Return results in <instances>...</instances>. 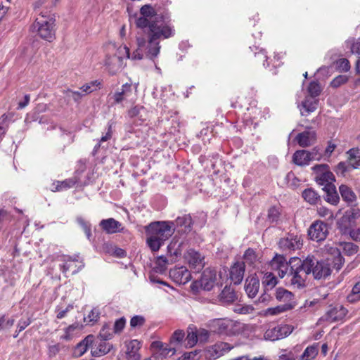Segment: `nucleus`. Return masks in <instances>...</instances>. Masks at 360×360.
<instances>
[{"label": "nucleus", "instance_id": "nucleus-63", "mask_svg": "<svg viewBox=\"0 0 360 360\" xmlns=\"http://www.w3.org/2000/svg\"><path fill=\"white\" fill-rule=\"evenodd\" d=\"M348 155V161H352L353 160H360V149L358 148H353L349 149L347 152Z\"/></svg>", "mask_w": 360, "mask_h": 360}, {"label": "nucleus", "instance_id": "nucleus-49", "mask_svg": "<svg viewBox=\"0 0 360 360\" xmlns=\"http://www.w3.org/2000/svg\"><path fill=\"white\" fill-rule=\"evenodd\" d=\"M307 91L312 98H315L320 95L321 87L318 82L312 81L309 84Z\"/></svg>", "mask_w": 360, "mask_h": 360}, {"label": "nucleus", "instance_id": "nucleus-40", "mask_svg": "<svg viewBox=\"0 0 360 360\" xmlns=\"http://www.w3.org/2000/svg\"><path fill=\"white\" fill-rule=\"evenodd\" d=\"M186 347H193L198 342V333L195 327L189 326L188 328V335L185 339Z\"/></svg>", "mask_w": 360, "mask_h": 360}, {"label": "nucleus", "instance_id": "nucleus-21", "mask_svg": "<svg viewBox=\"0 0 360 360\" xmlns=\"http://www.w3.org/2000/svg\"><path fill=\"white\" fill-rule=\"evenodd\" d=\"M187 245V243L181 241L179 243L172 242L167 246V255L170 258V263L176 262L182 255L184 248Z\"/></svg>", "mask_w": 360, "mask_h": 360}, {"label": "nucleus", "instance_id": "nucleus-47", "mask_svg": "<svg viewBox=\"0 0 360 360\" xmlns=\"http://www.w3.org/2000/svg\"><path fill=\"white\" fill-rule=\"evenodd\" d=\"M319 101L307 97L302 102V105L305 111L309 114L316 110Z\"/></svg>", "mask_w": 360, "mask_h": 360}, {"label": "nucleus", "instance_id": "nucleus-37", "mask_svg": "<svg viewBox=\"0 0 360 360\" xmlns=\"http://www.w3.org/2000/svg\"><path fill=\"white\" fill-rule=\"evenodd\" d=\"M300 351V348L294 347L290 349H281L279 355V360H300L298 355Z\"/></svg>", "mask_w": 360, "mask_h": 360}, {"label": "nucleus", "instance_id": "nucleus-31", "mask_svg": "<svg viewBox=\"0 0 360 360\" xmlns=\"http://www.w3.org/2000/svg\"><path fill=\"white\" fill-rule=\"evenodd\" d=\"M323 190L326 193L324 199L326 202L333 205L339 202L340 197L334 184H328L326 187L323 188Z\"/></svg>", "mask_w": 360, "mask_h": 360}, {"label": "nucleus", "instance_id": "nucleus-64", "mask_svg": "<svg viewBox=\"0 0 360 360\" xmlns=\"http://www.w3.org/2000/svg\"><path fill=\"white\" fill-rule=\"evenodd\" d=\"M210 330H207L204 328H200L199 330H197L198 341L200 342H207L210 336Z\"/></svg>", "mask_w": 360, "mask_h": 360}, {"label": "nucleus", "instance_id": "nucleus-7", "mask_svg": "<svg viewBox=\"0 0 360 360\" xmlns=\"http://www.w3.org/2000/svg\"><path fill=\"white\" fill-rule=\"evenodd\" d=\"M217 282V272L215 270L209 268L205 269L200 276V278L193 282L191 288L194 291L200 287L201 289L210 291L214 286Z\"/></svg>", "mask_w": 360, "mask_h": 360}, {"label": "nucleus", "instance_id": "nucleus-24", "mask_svg": "<svg viewBox=\"0 0 360 360\" xmlns=\"http://www.w3.org/2000/svg\"><path fill=\"white\" fill-rule=\"evenodd\" d=\"M99 226L103 231L108 234L120 232L122 229V224L113 218L102 219Z\"/></svg>", "mask_w": 360, "mask_h": 360}, {"label": "nucleus", "instance_id": "nucleus-46", "mask_svg": "<svg viewBox=\"0 0 360 360\" xmlns=\"http://www.w3.org/2000/svg\"><path fill=\"white\" fill-rule=\"evenodd\" d=\"M347 300L350 303H354L360 300V281L353 286L352 292L347 297Z\"/></svg>", "mask_w": 360, "mask_h": 360}, {"label": "nucleus", "instance_id": "nucleus-44", "mask_svg": "<svg viewBox=\"0 0 360 360\" xmlns=\"http://www.w3.org/2000/svg\"><path fill=\"white\" fill-rule=\"evenodd\" d=\"M281 209L277 206H271L268 210L267 219L270 223H277L281 217Z\"/></svg>", "mask_w": 360, "mask_h": 360}, {"label": "nucleus", "instance_id": "nucleus-62", "mask_svg": "<svg viewBox=\"0 0 360 360\" xmlns=\"http://www.w3.org/2000/svg\"><path fill=\"white\" fill-rule=\"evenodd\" d=\"M8 117L6 114H3L0 117V134H4L8 126Z\"/></svg>", "mask_w": 360, "mask_h": 360}, {"label": "nucleus", "instance_id": "nucleus-20", "mask_svg": "<svg viewBox=\"0 0 360 360\" xmlns=\"http://www.w3.org/2000/svg\"><path fill=\"white\" fill-rule=\"evenodd\" d=\"M259 286V279L255 274L248 276L245 280V290L248 297H255L258 293Z\"/></svg>", "mask_w": 360, "mask_h": 360}, {"label": "nucleus", "instance_id": "nucleus-25", "mask_svg": "<svg viewBox=\"0 0 360 360\" xmlns=\"http://www.w3.org/2000/svg\"><path fill=\"white\" fill-rule=\"evenodd\" d=\"M75 262H77L76 258L72 259V257H70L65 262L59 265L60 270L64 274H66L70 271L72 275L77 274L84 267V264L81 262L79 266H77Z\"/></svg>", "mask_w": 360, "mask_h": 360}, {"label": "nucleus", "instance_id": "nucleus-4", "mask_svg": "<svg viewBox=\"0 0 360 360\" xmlns=\"http://www.w3.org/2000/svg\"><path fill=\"white\" fill-rule=\"evenodd\" d=\"M210 333L221 336H235L244 329L243 323L229 319H214L207 323Z\"/></svg>", "mask_w": 360, "mask_h": 360}, {"label": "nucleus", "instance_id": "nucleus-18", "mask_svg": "<svg viewBox=\"0 0 360 360\" xmlns=\"http://www.w3.org/2000/svg\"><path fill=\"white\" fill-rule=\"evenodd\" d=\"M150 347L157 349L156 352L160 354L164 360H167L168 356H172L176 352V347L171 345H167L161 341H153Z\"/></svg>", "mask_w": 360, "mask_h": 360}, {"label": "nucleus", "instance_id": "nucleus-61", "mask_svg": "<svg viewBox=\"0 0 360 360\" xmlns=\"http://www.w3.org/2000/svg\"><path fill=\"white\" fill-rule=\"evenodd\" d=\"M250 49L254 53L255 58H258L259 60H262L264 62L267 60V56H266V52L264 49H260L259 50V51L257 52L256 51L259 49L258 47L253 46V47H250Z\"/></svg>", "mask_w": 360, "mask_h": 360}, {"label": "nucleus", "instance_id": "nucleus-29", "mask_svg": "<svg viewBox=\"0 0 360 360\" xmlns=\"http://www.w3.org/2000/svg\"><path fill=\"white\" fill-rule=\"evenodd\" d=\"M292 162L300 167L309 165L311 161L307 150H297L292 155Z\"/></svg>", "mask_w": 360, "mask_h": 360}, {"label": "nucleus", "instance_id": "nucleus-43", "mask_svg": "<svg viewBox=\"0 0 360 360\" xmlns=\"http://www.w3.org/2000/svg\"><path fill=\"white\" fill-rule=\"evenodd\" d=\"M136 41L138 49L133 52L131 58L133 60H141L143 58L141 49L145 46L147 48V41L144 37H137Z\"/></svg>", "mask_w": 360, "mask_h": 360}, {"label": "nucleus", "instance_id": "nucleus-33", "mask_svg": "<svg viewBox=\"0 0 360 360\" xmlns=\"http://www.w3.org/2000/svg\"><path fill=\"white\" fill-rule=\"evenodd\" d=\"M237 299L236 294L233 288L226 285L219 295V301L223 304H231Z\"/></svg>", "mask_w": 360, "mask_h": 360}, {"label": "nucleus", "instance_id": "nucleus-36", "mask_svg": "<svg viewBox=\"0 0 360 360\" xmlns=\"http://www.w3.org/2000/svg\"><path fill=\"white\" fill-rule=\"evenodd\" d=\"M278 281L276 276L272 273H266L263 277L262 286L266 291H271L276 285Z\"/></svg>", "mask_w": 360, "mask_h": 360}, {"label": "nucleus", "instance_id": "nucleus-8", "mask_svg": "<svg viewBox=\"0 0 360 360\" xmlns=\"http://www.w3.org/2000/svg\"><path fill=\"white\" fill-rule=\"evenodd\" d=\"M141 16L136 20V25L138 28L146 29L158 15H165V12L158 13L150 4L143 6L140 9Z\"/></svg>", "mask_w": 360, "mask_h": 360}, {"label": "nucleus", "instance_id": "nucleus-42", "mask_svg": "<svg viewBox=\"0 0 360 360\" xmlns=\"http://www.w3.org/2000/svg\"><path fill=\"white\" fill-rule=\"evenodd\" d=\"M77 221L78 224L82 227L88 240H89L90 242H94V239L93 238L92 233H91V224L89 222L86 221L82 217H78L77 219Z\"/></svg>", "mask_w": 360, "mask_h": 360}, {"label": "nucleus", "instance_id": "nucleus-9", "mask_svg": "<svg viewBox=\"0 0 360 360\" xmlns=\"http://www.w3.org/2000/svg\"><path fill=\"white\" fill-rule=\"evenodd\" d=\"M311 169L316 174L314 179L319 185L326 187L328 184H333L335 176L327 164L316 165Z\"/></svg>", "mask_w": 360, "mask_h": 360}, {"label": "nucleus", "instance_id": "nucleus-41", "mask_svg": "<svg viewBox=\"0 0 360 360\" xmlns=\"http://www.w3.org/2000/svg\"><path fill=\"white\" fill-rule=\"evenodd\" d=\"M295 305V304H283L278 305L275 307L268 308L266 309V314L271 315V316L278 315L282 312H284V311H286L293 309Z\"/></svg>", "mask_w": 360, "mask_h": 360}, {"label": "nucleus", "instance_id": "nucleus-39", "mask_svg": "<svg viewBox=\"0 0 360 360\" xmlns=\"http://www.w3.org/2000/svg\"><path fill=\"white\" fill-rule=\"evenodd\" d=\"M353 226L352 224L348 221L344 214L337 221V229L343 235L348 234Z\"/></svg>", "mask_w": 360, "mask_h": 360}, {"label": "nucleus", "instance_id": "nucleus-53", "mask_svg": "<svg viewBox=\"0 0 360 360\" xmlns=\"http://www.w3.org/2000/svg\"><path fill=\"white\" fill-rule=\"evenodd\" d=\"M359 250V247L356 244L353 243H344L343 244V251L345 255L348 256H352L355 255Z\"/></svg>", "mask_w": 360, "mask_h": 360}, {"label": "nucleus", "instance_id": "nucleus-50", "mask_svg": "<svg viewBox=\"0 0 360 360\" xmlns=\"http://www.w3.org/2000/svg\"><path fill=\"white\" fill-rule=\"evenodd\" d=\"M99 338L103 341L110 340L112 338L110 323H105L103 324L99 333Z\"/></svg>", "mask_w": 360, "mask_h": 360}, {"label": "nucleus", "instance_id": "nucleus-54", "mask_svg": "<svg viewBox=\"0 0 360 360\" xmlns=\"http://www.w3.org/2000/svg\"><path fill=\"white\" fill-rule=\"evenodd\" d=\"M348 77L347 75H340L337 77H335L331 82H330V86L333 88H338L342 84H346L348 82Z\"/></svg>", "mask_w": 360, "mask_h": 360}, {"label": "nucleus", "instance_id": "nucleus-6", "mask_svg": "<svg viewBox=\"0 0 360 360\" xmlns=\"http://www.w3.org/2000/svg\"><path fill=\"white\" fill-rule=\"evenodd\" d=\"M33 27L37 29L39 36L49 42L56 39V18L36 19Z\"/></svg>", "mask_w": 360, "mask_h": 360}, {"label": "nucleus", "instance_id": "nucleus-45", "mask_svg": "<svg viewBox=\"0 0 360 360\" xmlns=\"http://www.w3.org/2000/svg\"><path fill=\"white\" fill-rule=\"evenodd\" d=\"M344 215L347 217L354 226H356V220L360 219V209L357 207H352L347 210Z\"/></svg>", "mask_w": 360, "mask_h": 360}, {"label": "nucleus", "instance_id": "nucleus-51", "mask_svg": "<svg viewBox=\"0 0 360 360\" xmlns=\"http://www.w3.org/2000/svg\"><path fill=\"white\" fill-rule=\"evenodd\" d=\"M185 333L182 330H176L174 332L172 336L170 338L169 345L174 346L180 345L184 338Z\"/></svg>", "mask_w": 360, "mask_h": 360}, {"label": "nucleus", "instance_id": "nucleus-34", "mask_svg": "<svg viewBox=\"0 0 360 360\" xmlns=\"http://www.w3.org/2000/svg\"><path fill=\"white\" fill-rule=\"evenodd\" d=\"M170 264L169 257L167 259L165 256H159L155 262V266L153 268L152 271L154 273L163 274L165 273L167 269V265Z\"/></svg>", "mask_w": 360, "mask_h": 360}, {"label": "nucleus", "instance_id": "nucleus-22", "mask_svg": "<svg viewBox=\"0 0 360 360\" xmlns=\"http://www.w3.org/2000/svg\"><path fill=\"white\" fill-rule=\"evenodd\" d=\"M306 128L307 130L299 133L295 137V140L298 145L302 148L310 146L316 139V132L314 131L309 130L311 129L310 127H307Z\"/></svg>", "mask_w": 360, "mask_h": 360}, {"label": "nucleus", "instance_id": "nucleus-14", "mask_svg": "<svg viewBox=\"0 0 360 360\" xmlns=\"http://www.w3.org/2000/svg\"><path fill=\"white\" fill-rule=\"evenodd\" d=\"M278 245L282 251L291 252L300 249L302 246V241L300 236L288 234V236L281 238Z\"/></svg>", "mask_w": 360, "mask_h": 360}, {"label": "nucleus", "instance_id": "nucleus-55", "mask_svg": "<svg viewBox=\"0 0 360 360\" xmlns=\"http://www.w3.org/2000/svg\"><path fill=\"white\" fill-rule=\"evenodd\" d=\"M243 259L250 264H254L257 260L256 252L251 248H248L244 252Z\"/></svg>", "mask_w": 360, "mask_h": 360}, {"label": "nucleus", "instance_id": "nucleus-1", "mask_svg": "<svg viewBox=\"0 0 360 360\" xmlns=\"http://www.w3.org/2000/svg\"><path fill=\"white\" fill-rule=\"evenodd\" d=\"M145 33L147 39V56L151 60L155 58L160 53L161 40L173 37L175 34L174 26L171 23L170 15L167 11L165 15H158L155 19L147 26Z\"/></svg>", "mask_w": 360, "mask_h": 360}, {"label": "nucleus", "instance_id": "nucleus-26", "mask_svg": "<svg viewBox=\"0 0 360 360\" xmlns=\"http://www.w3.org/2000/svg\"><path fill=\"white\" fill-rule=\"evenodd\" d=\"M93 335H88L80 341L73 349L72 357L78 358L82 356L88 349V347L93 343Z\"/></svg>", "mask_w": 360, "mask_h": 360}, {"label": "nucleus", "instance_id": "nucleus-57", "mask_svg": "<svg viewBox=\"0 0 360 360\" xmlns=\"http://www.w3.org/2000/svg\"><path fill=\"white\" fill-rule=\"evenodd\" d=\"M143 110V106L136 105L131 108H130L127 111V115L130 118H135L137 117L140 120H143L141 115V111Z\"/></svg>", "mask_w": 360, "mask_h": 360}, {"label": "nucleus", "instance_id": "nucleus-19", "mask_svg": "<svg viewBox=\"0 0 360 360\" xmlns=\"http://www.w3.org/2000/svg\"><path fill=\"white\" fill-rule=\"evenodd\" d=\"M245 265L244 262H236L230 268V279L235 284H240L244 277Z\"/></svg>", "mask_w": 360, "mask_h": 360}, {"label": "nucleus", "instance_id": "nucleus-28", "mask_svg": "<svg viewBox=\"0 0 360 360\" xmlns=\"http://www.w3.org/2000/svg\"><path fill=\"white\" fill-rule=\"evenodd\" d=\"M78 182L77 177L66 179L63 181H56L52 184L51 191L52 192L61 191L72 188Z\"/></svg>", "mask_w": 360, "mask_h": 360}, {"label": "nucleus", "instance_id": "nucleus-60", "mask_svg": "<svg viewBox=\"0 0 360 360\" xmlns=\"http://www.w3.org/2000/svg\"><path fill=\"white\" fill-rule=\"evenodd\" d=\"M64 94L67 98H72L75 102H78L84 95L79 91H75L70 89L65 90Z\"/></svg>", "mask_w": 360, "mask_h": 360}, {"label": "nucleus", "instance_id": "nucleus-48", "mask_svg": "<svg viewBox=\"0 0 360 360\" xmlns=\"http://www.w3.org/2000/svg\"><path fill=\"white\" fill-rule=\"evenodd\" d=\"M318 354V349L316 346L307 347L302 355L300 356V360H311Z\"/></svg>", "mask_w": 360, "mask_h": 360}, {"label": "nucleus", "instance_id": "nucleus-30", "mask_svg": "<svg viewBox=\"0 0 360 360\" xmlns=\"http://www.w3.org/2000/svg\"><path fill=\"white\" fill-rule=\"evenodd\" d=\"M275 297L277 301L284 302V304H294V295L284 288L279 287L275 290Z\"/></svg>", "mask_w": 360, "mask_h": 360}, {"label": "nucleus", "instance_id": "nucleus-3", "mask_svg": "<svg viewBox=\"0 0 360 360\" xmlns=\"http://www.w3.org/2000/svg\"><path fill=\"white\" fill-rule=\"evenodd\" d=\"M146 243L153 252H157L174 233V221H158L145 226Z\"/></svg>", "mask_w": 360, "mask_h": 360}, {"label": "nucleus", "instance_id": "nucleus-27", "mask_svg": "<svg viewBox=\"0 0 360 360\" xmlns=\"http://www.w3.org/2000/svg\"><path fill=\"white\" fill-rule=\"evenodd\" d=\"M174 222V229L176 227L182 228L181 231L188 233L191 231L193 226V220L190 214H184L178 217Z\"/></svg>", "mask_w": 360, "mask_h": 360}, {"label": "nucleus", "instance_id": "nucleus-11", "mask_svg": "<svg viewBox=\"0 0 360 360\" xmlns=\"http://www.w3.org/2000/svg\"><path fill=\"white\" fill-rule=\"evenodd\" d=\"M348 313V310L342 305L337 304L330 307V309L319 319V323L328 322L333 323L342 321Z\"/></svg>", "mask_w": 360, "mask_h": 360}, {"label": "nucleus", "instance_id": "nucleus-17", "mask_svg": "<svg viewBox=\"0 0 360 360\" xmlns=\"http://www.w3.org/2000/svg\"><path fill=\"white\" fill-rule=\"evenodd\" d=\"M123 58L117 54L107 56L105 60V66L111 75H115L119 72L122 68Z\"/></svg>", "mask_w": 360, "mask_h": 360}, {"label": "nucleus", "instance_id": "nucleus-10", "mask_svg": "<svg viewBox=\"0 0 360 360\" xmlns=\"http://www.w3.org/2000/svg\"><path fill=\"white\" fill-rule=\"evenodd\" d=\"M308 236L312 240L316 242L323 241L328 234V225L321 220L314 221L309 226Z\"/></svg>", "mask_w": 360, "mask_h": 360}, {"label": "nucleus", "instance_id": "nucleus-15", "mask_svg": "<svg viewBox=\"0 0 360 360\" xmlns=\"http://www.w3.org/2000/svg\"><path fill=\"white\" fill-rule=\"evenodd\" d=\"M169 277L176 283L184 285L191 279V274L186 266L174 267L169 271Z\"/></svg>", "mask_w": 360, "mask_h": 360}, {"label": "nucleus", "instance_id": "nucleus-56", "mask_svg": "<svg viewBox=\"0 0 360 360\" xmlns=\"http://www.w3.org/2000/svg\"><path fill=\"white\" fill-rule=\"evenodd\" d=\"M350 170L349 166L347 162H340L335 167V172L338 176H345L346 172Z\"/></svg>", "mask_w": 360, "mask_h": 360}, {"label": "nucleus", "instance_id": "nucleus-13", "mask_svg": "<svg viewBox=\"0 0 360 360\" xmlns=\"http://www.w3.org/2000/svg\"><path fill=\"white\" fill-rule=\"evenodd\" d=\"M293 331V327L290 325H278L273 328L268 329L264 335L265 340L276 341L285 338Z\"/></svg>", "mask_w": 360, "mask_h": 360}, {"label": "nucleus", "instance_id": "nucleus-5", "mask_svg": "<svg viewBox=\"0 0 360 360\" xmlns=\"http://www.w3.org/2000/svg\"><path fill=\"white\" fill-rule=\"evenodd\" d=\"M311 260L303 259L299 257H293L290 259V272L292 276L291 279L292 284L297 285L298 288L305 287L307 277L311 274Z\"/></svg>", "mask_w": 360, "mask_h": 360}, {"label": "nucleus", "instance_id": "nucleus-52", "mask_svg": "<svg viewBox=\"0 0 360 360\" xmlns=\"http://www.w3.org/2000/svg\"><path fill=\"white\" fill-rule=\"evenodd\" d=\"M336 69L340 72H346L350 70V63L347 58H340L335 62Z\"/></svg>", "mask_w": 360, "mask_h": 360}, {"label": "nucleus", "instance_id": "nucleus-32", "mask_svg": "<svg viewBox=\"0 0 360 360\" xmlns=\"http://www.w3.org/2000/svg\"><path fill=\"white\" fill-rule=\"evenodd\" d=\"M139 345L140 343L137 340H131L127 344L126 354L127 360L140 359V355L138 353V351L140 349Z\"/></svg>", "mask_w": 360, "mask_h": 360}, {"label": "nucleus", "instance_id": "nucleus-16", "mask_svg": "<svg viewBox=\"0 0 360 360\" xmlns=\"http://www.w3.org/2000/svg\"><path fill=\"white\" fill-rule=\"evenodd\" d=\"M270 266L272 269L277 270L281 278H283L289 267H290V261L288 262L283 255L276 254L270 262Z\"/></svg>", "mask_w": 360, "mask_h": 360}, {"label": "nucleus", "instance_id": "nucleus-23", "mask_svg": "<svg viewBox=\"0 0 360 360\" xmlns=\"http://www.w3.org/2000/svg\"><path fill=\"white\" fill-rule=\"evenodd\" d=\"M133 86L131 83L124 84L120 89L116 91L112 95V98L114 104H120L127 100L132 94Z\"/></svg>", "mask_w": 360, "mask_h": 360}, {"label": "nucleus", "instance_id": "nucleus-12", "mask_svg": "<svg viewBox=\"0 0 360 360\" xmlns=\"http://www.w3.org/2000/svg\"><path fill=\"white\" fill-rule=\"evenodd\" d=\"M185 260L191 269L200 271L205 266V256L193 248H189L184 255Z\"/></svg>", "mask_w": 360, "mask_h": 360}, {"label": "nucleus", "instance_id": "nucleus-2", "mask_svg": "<svg viewBox=\"0 0 360 360\" xmlns=\"http://www.w3.org/2000/svg\"><path fill=\"white\" fill-rule=\"evenodd\" d=\"M328 252L329 256L325 259L318 260L313 255H309L304 259L312 262V266L310 269L314 279H326L330 276L332 269L338 271L345 263V259L337 247H330Z\"/></svg>", "mask_w": 360, "mask_h": 360}, {"label": "nucleus", "instance_id": "nucleus-35", "mask_svg": "<svg viewBox=\"0 0 360 360\" xmlns=\"http://www.w3.org/2000/svg\"><path fill=\"white\" fill-rule=\"evenodd\" d=\"M340 193L345 202L352 203L356 201V196L354 191L348 186L342 184L339 187Z\"/></svg>", "mask_w": 360, "mask_h": 360}, {"label": "nucleus", "instance_id": "nucleus-58", "mask_svg": "<svg viewBox=\"0 0 360 360\" xmlns=\"http://www.w3.org/2000/svg\"><path fill=\"white\" fill-rule=\"evenodd\" d=\"M145 318L141 315H135L130 320V326L131 328L141 327L144 325Z\"/></svg>", "mask_w": 360, "mask_h": 360}, {"label": "nucleus", "instance_id": "nucleus-59", "mask_svg": "<svg viewBox=\"0 0 360 360\" xmlns=\"http://www.w3.org/2000/svg\"><path fill=\"white\" fill-rule=\"evenodd\" d=\"M126 325V319L123 316L117 319L113 325V333H120L124 328Z\"/></svg>", "mask_w": 360, "mask_h": 360}, {"label": "nucleus", "instance_id": "nucleus-38", "mask_svg": "<svg viewBox=\"0 0 360 360\" xmlns=\"http://www.w3.org/2000/svg\"><path fill=\"white\" fill-rule=\"evenodd\" d=\"M302 197L311 205H316L321 201L320 195L311 188L304 189L302 192Z\"/></svg>", "mask_w": 360, "mask_h": 360}]
</instances>
